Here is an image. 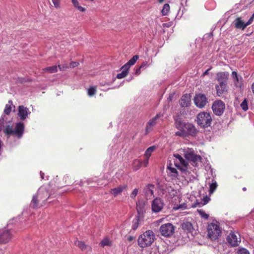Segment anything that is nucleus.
I'll return each instance as SVG.
<instances>
[{
  "label": "nucleus",
  "mask_w": 254,
  "mask_h": 254,
  "mask_svg": "<svg viewBox=\"0 0 254 254\" xmlns=\"http://www.w3.org/2000/svg\"><path fill=\"white\" fill-rule=\"evenodd\" d=\"M184 155L187 161L185 160L180 155L174 154V164L182 172L183 177L187 179H191L190 176V169H189V163L193 166H198L201 162V157L200 155L195 154L191 149H188L185 151Z\"/></svg>",
  "instance_id": "nucleus-1"
},
{
  "label": "nucleus",
  "mask_w": 254,
  "mask_h": 254,
  "mask_svg": "<svg viewBox=\"0 0 254 254\" xmlns=\"http://www.w3.org/2000/svg\"><path fill=\"white\" fill-rule=\"evenodd\" d=\"M24 130V124L22 122H18L15 124L14 128L10 126H7L4 129V132L7 135H13L19 139L22 137Z\"/></svg>",
  "instance_id": "nucleus-2"
},
{
  "label": "nucleus",
  "mask_w": 254,
  "mask_h": 254,
  "mask_svg": "<svg viewBox=\"0 0 254 254\" xmlns=\"http://www.w3.org/2000/svg\"><path fill=\"white\" fill-rule=\"evenodd\" d=\"M154 241V234L151 230H147L140 235L138 239V244L141 248L150 246Z\"/></svg>",
  "instance_id": "nucleus-3"
},
{
  "label": "nucleus",
  "mask_w": 254,
  "mask_h": 254,
  "mask_svg": "<svg viewBox=\"0 0 254 254\" xmlns=\"http://www.w3.org/2000/svg\"><path fill=\"white\" fill-rule=\"evenodd\" d=\"M49 197V194L47 189L45 187H41L36 194L33 195L31 202V206L33 208L37 207L39 200H45Z\"/></svg>",
  "instance_id": "nucleus-4"
},
{
  "label": "nucleus",
  "mask_w": 254,
  "mask_h": 254,
  "mask_svg": "<svg viewBox=\"0 0 254 254\" xmlns=\"http://www.w3.org/2000/svg\"><path fill=\"white\" fill-rule=\"evenodd\" d=\"M208 236L211 240H215L220 236L222 231L219 223L214 221L207 226Z\"/></svg>",
  "instance_id": "nucleus-5"
},
{
  "label": "nucleus",
  "mask_w": 254,
  "mask_h": 254,
  "mask_svg": "<svg viewBox=\"0 0 254 254\" xmlns=\"http://www.w3.org/2000/svg\"><path fill=\"white\" fill-rule=\"evenodd\" d=\"M211 122V117L207 112H201L197 116V123L201 127H206L210 126Z\"/></svg>",
  "instance_id": "nucleus-6"
},
{
  "label": "nucleus",
  "mask_w": 254,
  "mask_h": 254,
  "mask_svg": "<svg viewBox=\"0 0 254 254\" xmlns=\"http://www.w3.org/2000/svg\"><path fill=\"white\" fill-rule=\"evenodd\" d=\"M175 127L179 130L175 134L179 136H185L186 135V127L188 123L184 122L179 117L174 118Z\"/></svg>",
  "instance_id": "nucleus-7"
},
{
  "label": "nucleus",
  "mask_w": 254,
  "mask_h": 254,
  "mask_svg": "<svg viewBox=\"0 0 254 254\" xmlns=\"http://www.w3.org/2000/svg\"><path fill=\"white\" fill-rule=\"evenodd\" d=\"M174 226L170 223L162 225L159 229V232L161 235L166 237L172 235L174 233Z\"/></svg>",
  "instance_id": "nucleus-8"
},
{
  "label": "nucleus",
  "mask_w": 254,
  "mask_h": 254,
  "mask_svg": "<svg viewBox=\"0 0 254 254\" xmlns=\"http://www.w3.org/2000/svg\"><path fill=\"white\" fill-rule=\"evenodd\" d=\"M254 19V13L246 23H245L242 20L241 18L238 17L234 21L233 24L235 25L236 28L242 29V30H244L247 26L250 25L253 22Z\"/></svg>",
  "instance_id": "nucleus-9"
},
{
  "label": "nucleus",
  "mask_w": 254,
  "mask_h": 254,
  "mask_svg": "<svg viewBox=\"0 0 254 254\" xmlns=\"http://www.w3.org/2000/svg\"><path fill=\"white\" fill-rule=\"evenodd\" d=\"M225 108V104L221 100L214 102L212 107L213 113L217 116L221 115L223 113Z\"/></svg>",
  "instance_id": "nucleus-10"
},
{
  "label": "nucleus",
  "mask_w": 254,
  "mask_h": 254,
  "mask_svg": "<svg viewBox=\"0 0 254 254\" xmlns=\"http://www.w3.org/2000/svg\"><path fill=\"white\" fill-rule=\"evenodd\" d=\"M12 238L11 231L6 229L0 230V244L8 243Z\"/></svg>",
  "instance_id": "nucleus-11"
},
{
  "label": "nucleus",
  "mask_w": 254,
  "mask_h": 254,
  "mask_svg": "<svg viewBox=\"0 0 254 254\" xmlns=\"http://www.w3.org/2000/svg\"><path fill=\"white\" fill-rule=\"evenodd\" d=\"M227 240L232 246L236 247L241 242L240 236L238 233L232 232L227 236Z\"/></svg>",
  "instance_id": "nucleus-12"
},
{
  "label": "nucleus",
  "mask_w": 254,
  "mask_h": 254,
  "mask_svg": "<svg viewBox=\"0 0 254 254\" xmlns=\"http://www.w3.org/2000/svg\"><path fill=\"white\" fill-rule=\"evenodd\" d=\"M194 102L195 105L199 108L204 107L207 102L206 96L202 94H196L194 98Z\"/></svg>",
  "instance_id": "nucleus-13"
},
{
  "label": "nucleus",
  "mask_w": 254,
  "mask_h": 254,
  "mask_svg": "<svg viewBox=\"0 0 254 254\" xmlns=\"http://www.w3.org/2000/svg\"><path fill=\"white\" fill-rule=\"evenodd\" d=\"M164 206L163 200L160 198H156L151 203V208L153 212L157 213L162 210Z\"/></svg>",
  "instance_id": "nucleus-14"
},
{
  "label": "nucleus",
  "mask_w": 254,
  "mask_h": 254,
  "mask_svg": "<svg viewBox=\"0 0 254 254\" xmlns=\"http://www.w3.org/2000/svg\"><path fill=\"white\" fill-rule=\"evenodd\" d=\"M163 115H161L160 114H157L152 119L149 120V121L146 123V128H145V133H148L152 130L153 127L156 125L157 121L161 117H162Z\"/></svg>",
  "instance_id": "nucleus-15"
},
{
  "label": "nucleus",
  "mask_w": 254,
  "mask_h": 254,
  "mask_svg": "<svg viewBox=\"0 0 254 254\" xmlns=\"http://www.w3.org/2000/svg\"><path fill=\"white\" fill-rule=\"evenodd\" d=\"M31 113L29 109L23 106L18 107V116L21 120H25L29 115Z\"/></svg>",
  "instance_id": "nucleus-16"
},
{
  "label": "nucleus",
  "mask_w": 254,
  "mask_h": 254,
  "mask_svg": "<svg viewBox=\"0 0 254 254\" xmlns=\"http://www.w3.org/2000/svg\"><path fill=\"white\" fill-rule=\"evenodd\" d=\"M229 74L228 72H220L216 74V79L218 83H227Z\"/></svg>",
  "instance_id": "nucleus-17"
},
{
  "label": "nucleus",
  "mask_w": 254,
  "mask_h": 254,
  "mask_svg": "<svg viewBox=\"0 0 254 254\" xmlns=\"http://www.w3.org/2000/svg\"><path fill=\"white\" fill-rule=\"evenodd\" d=\"M232 76L235 86L236 87L241 88L243 85V78L241 76L238 75L236 71H233Z\"/></svg>",
  "instance_id": "nucleus-18"
},
{
  "label": "nucleus",
  "mask_w": 254,
  "mask_h": 254,
  "mask_svg": "<svg viewBox=\"0 0 254 254\" xmlns=\"http://www.w3.org/2000/svg\"><path fill=\"white\" fill-rule=\"evenodd\" d=\"M215 88L216 89V93L219 96H221L223 93L227 91V83H218L216 84Z\"/></svg>",
  "instance_id": "nucleus-19"
},
{
  "label": "nucleus",
  "mask_w": 254,
  "mask_h": 254,
  "mask_svg": "<svg viewBox=\"0 0 254 254\" xmlns=\"http://www.w3.org/2000/svg\"><path fill=\"white\" fill-rule=\"evenodd\" d=\"M190 103V95L189 94L184 95L180 100V104L182 107H189Z\"/></svg>",
  "instance_id": "nucleus-20"
},
{
  "label": "nucleus",
  "mask_w": 254,
  "mask_h": 254,
  "mask_svg": "<svg viewBox=\"0 0 254 254\" xmlns=\"http://www.w3.org/2000/svg\"><path fill=\"white\" fill-rule=\"evenodd\" d=\"M155 148L156 147L155 146H152L146 149L144 154L145 158L143 160L144 167H146L148 164L149 157L151 156V153L155 150Z\"/></svg>",
  "instance_id": "nucleus-21"
},
{
  "label": "nucleus",
  "mask_w": 254,
  "mask_h": 254,
  "mask_svg": "<svg viewBox=\"0 0 254 254\" xmlns=\"http://www.w3.org/2000/svg\"><path fill=\"white\" fill-rule=\"evenodd\" d=\"M197 133V130L195 127L190 123H188L186 127V134H188L191 136H195Z\"/></svg>",
  "instance_id": "nucleus-22"
},
{
  "label": "nucleus",
  "mask_w": 254,
  "mask_h": 254,
  "mask_svg": "<svg viewBox=\"0 0 254 254\" xmlns=\"http://www.w3.org/2000/svg\"><path fill=\"white\" fill-rule=\"evenodd\" d=\"M154 189V186L152 185L149 184L146 186L144 189V192L146 196L150 198L152 196H153V190Z\"/></svg>",
  "instance_id": "nucleus-23"
},
{
  "label": "nucleus",
  "mask_w": 254,
  "mask_h": 254,
  "mask_svg": "<svg viewBox=\"0 0 254 254\" xmlns=\"http://www.w3.org/2000/svg\"><path fill=\"white\" fill-rule=\"evenodd\" d=\"M126 188L127 186H120L117 188L111 189L110 192L113 194L114 196H116L117 195L122 193Z\"/></svg>",
  "instance_id": "nucleus-24"
},
{
  "label": "nucleus",
  "mask_w": 254,
  "mask_h": 254,
  "mask_svg": "<svg viewBox=\"0 0 254 254\" xmlns=\"http://www.w3.org/2000/svg\"><path fill=\"white\" fill-rule=\"evenodd\" d=\"M182 227L183 229L188 233H192L193 231L192 225L190 222L186 221L184 222L182 225Z\"/></svg>",
  "instance_id": "nucleus-25"
},
{
  "label": "nucleus",
  "mask_w": 254,
  "mask_h": 254,
  "mask_svg": "<svg viewBox=\"0 0 254 254\" xmlns=\"http://www.w3.org/2000/svg\"><path fill=\"white\" fill-rule=\"evenodd\" d=\"M145 203L142 200H139L136 202V210L139 214H142L144 211Z\"/></svg>",
  "instance_id": "nucleus-26"
},
{
  "label": "nucleus",
  "mask_w": 254,
  "mask_h": 254,
  "mask_svg": "<svg viewBox=\"0 0 254 254\" xmlns=\"http://www.w3.org/2000/svg\"><path fill=\"white\" fill-rule=\"evenodd\" d=\"M167 169L168 170V173L173 177H177L178 175V173L177 170L172 167V164H170L167 165Z\"/></svg>",
  "instance_id": "nucleus-27"
},
{
  "label": "nucleus",
  "mask_w": 254,
  "mask_h": 254,
  "mask_svg": "<svg viewBox=\"0 0 254 254\" xmlns=\"http://www.w3.org/2000/svg\"><path fill=\"white\" fill-rule=\"evenodd\" d=\"M75 245L81 249L82 251L88 250L91 251V247L85 245V244L82 241H77L75 243Z\"/></svg>",
  "instance_id": "nucleus-28"
},
{
  "label": "nucleus",
  "mask_w": 254,
  "mask_h": 254,
  "mask_svg": "<svg viewBox=\"0 0 254 254\" xmlns=\"http://www.w3.org/2000/svg\"><path fill=\"white\" fill-rule=\"evenodd\" d=\"M142 165L144 166L143 161L140 160H134L132 163L133 169L135 171L138 170Z\"/></svg>",
  "instance_id": "nucleus-29"
},
{
  "label": "nucleus",
  "mask_w": 254,
  "mask_h": 254,
  "mask_svg": "<svg viewBox=\"0 0 254 254\" xmlns=\"http://www.w3.org/2000/svg\"><path fill=\"white\" fill-rule=\"evenodd\" d=\"M112 241L107 237L104 238L100 243V246L101 247H104L105 246H111Z\"/></svg>",
  "instance_id": "nucleus-30"
},
{
  "label": "nucleus",
  "mask_w": 254,
  "mask_h": 254,
  "mask_svg": "<svg viewBox=\"0 0 254 254\" xmlns=\"http://www.w3.org/2000/svg\"><path fill=\"white\" fill-rule=\"evenodd\" d=\"M73 6L76 8L79 11L84 12L85 11V8L80 6L78 0H71Z\"/></svg>",
  "instance_id": "nucleus-31"
},
{
  "label": "nucleus",
  "mask_w": 254,
  "mask_h": 254,
  "mask_svg": "<svg viewBox=\"0 0 254 254\" xmlns=\"http://www.w3.org/2000/svg\"><path fill=\"white\" fill-rule=\"evenodd\" d=\"M45 72H48L50 73H55L57 72L58 67L56 65H53L52 66L47 67L43 69Z\"/></svg>",
  "instance_id": "nucleus-32"
},
{
  "label": "nucleus",
  "mask_w": 254,
  "mask_h": 254,
  "mask_svg": "<svg viewBox=\"0 0 254 254\" xmlns=\"http://www.w3.org/2000/svg\"><path fill=\"white\" fill-rule=\"evenodd\" d=\"M187 208V203L184 202L180 204H176L173 207V209L174 210H178L180 209H185Z\"/></svg>",
  "instance_id": "nucleus-33"
},
{
  "label": "nucleus",
  "mask_w": 254,
  "mask_h": 254,
  "mask_svg": "<svg viewBox=\"0 0 254 254\" xmlns=\"http://www.w3.org/2000/svg\"><path fill=\"white\" fill-rule=\"evenodd\" d=\"M170 10V6L169 4H165L161 10V13L163 15H166L169 12Z\"/></svg>",
  "instance_id": "nucleus-34"
},
{
  "label": "nucleus",
  "mask_w": 254,
  "mask_h": 254,
  "mask_svg": "<svg viewBox=\"0 0 254 254\" xmlns=\"http://www.w3.org/2000/svg\"><path fill=\"white\" fill-rule=\"evenodd\" d=\"M11 104H12V101H9L8 104L6 105L5 109L4 110V113L5 114L8 115L10 113V112L11 111Z\"/></svg>",
  "instance_id": "nucleus-35"
},
{
  "label": "nucleus",
  "mask_w": 254,
  "mask_h": 254,
  "mask_svg": "<svg viewBox=\"0 0 254 254\" xmlns=\"http://www.w3.org/2000/svg\"><path fill=\"white\" fill-rule=\"evenodd\" d=\"M138 58L139 57L137 55H135L130 60H129L127 64L130 66L136 63Z\"/></svg>",
  "instance_id": "nucleus-36"
},
{
  "label": "nucleus",
  "mask_w": 254,
  "mask_h": 254,
  "mask_svg": "<svg viewBox=\"0 0 254 254\" xmlns=\"http://www.w3.org/2000/svg\"><path fill=\"white\" fill-rule=\"evenodd\" d=\"M139 225V220L138 218H135L133 220L132 225V229L133 231L136 230Z\"/></svg>",
  "instance_id": "nucleus-37"
},
{
  "label": "nucleus",
  "mask_w": 254,
  "mask_h": 254,
  "mask_svg": "<svg viewBox=\"0 0 254 254\" xmlns=\"http://www.w3.org/2000/svg\"><path fill=\"white\" fill-rule=\"evenodd\" d=\"M96 91L95 87H91L88 89V95L90 97L93 96Z\"/></svg>",
  "instance_id": "nucleus-38"
},
{
  "label": "nucleus",
  "mask_w": 254,
  "mask_h": 254,
  "mask_svg": "<svg viewBox=\"0 0 254 254\" xmlns=\"http://www.w3.org/2000/svg\"><path fill=\"white\" fill-rule=\"evenodd\" d=\"M237 254H250V252L244 248H239Z\"/></svg>",
  "instance_id": "nucleus-39"
},
{
  "label": "nucleus",
  "mask_w": 254,
  "mask_h": 254,
  "mask_svg": "<svg viewBox=\"0 0 254 254\" xmlns=\"http://www.w3.org/2000/svg\"><path fill=\"white\" fill-rule=\"evenodd\" d=\"M217 187V184L216 182L212 183L210 185V193H212L215 190Z\"/></svg>",
  "instance_id": "nucleus-40"
},
{
  "label": "nucleus",
  "mask_w": 254,
  "mask_h": 254,
  "mask_svg": "<svg viewBox=\"0 0 254 254\" xmlns=\"http://www.w3.org/2000/svg\"><path fill=\"white\" fill-rule=\"evenodd\" d=\"M242 109L245 111H246L248 109V103L247 100L246 99H245L242 103L240 105Z\"/></svg>",
  "instance_id": "nucleus-41"
},
{
  "label": "nucleus",
  "mask_w": 254,
  "mask_h": 254,
  "mask_svg": "<svg viewBox=\"0 0 254 254\" xmlns=\"http://www.w3.org/2000/svg\"><path fill=\"white\" fill-rule=\"evenodd\" d=\"M138 192V189H134L132 192L130 193V197L134 199L136 197V196L137 195Z\"/></svg>",
  "instance_id": "nucleus-42"
},
{
  "label": "nucleus",
  "mask_w": 254,
  "mask_h": 254,
  "mask_svg": "<svg viewBox=\"0 0 254 254\" xmlns=\"http://www.w3.org/2000/svg\"><path fill=\"white\" fill-rule=\"evenodd\" d=\"M125 72L126 71H124L122 70V72L121 73H118L117 75V78L118 79H122V78H123L125 77H126L127 75V72Z\"/></svg>",
  "instance_id": "nucleus-43"
},
{
  "label": "nucleus",
  "mask_w": 254,
  "mask_h": 254,
  "mask_svg": "<svg viewBox=\"0 0 254 254\" xmlns=\"http://www.w3.org/2000/svg\"><path fill=\"white\" fill-rule=\"evenodd\" d=\"M130 67V66L127 63L122 67L121 70L126 71L125 72H127L128 74V70Z\"/></svg>",
  "instance_id": "nucleus-44"
},
{
  "label": "nucleus",
  "mask_w": 254,
  "mask_h": 254,
  "mask_svg": "<svg viewBox=\"0 0 254 254\" xmlns=\"http://www.w3.org/2000/svg\"><path fill=\"white\" fill-rule=\"evenodd\" d=\"M198 212L199 213V214L200 215V216L204 218L205 219H207L208 218V215L205 212H204L203 211L201 210H200L198 211Z\"/></svg>",
  "instance_id": "nucleus-45"
},
{
  "label": "nucleus",
  "mask_w": 254,
  "mask_h": 254,
  "mask_svg": "<svg viewBox=\"0 0 254 254\" xmlns=\"http://www.w3.org/2000/svg\"><path fill=\"white\" fill-rule=\"evenodd\" d=\"M52 1L56 7H60V0H52Z\"/></svg>",
  "instance_id": "nucleus-46"
},
{
  "label": "nucleus",
  "mask_w": 254,
  "mask_h": 254,
  "mask_svg": "<svg viewBox=\"0 0 254 254\" xmlns=\"http://www.w3.org/2000/svg\"><path fill=\"white\" fill-rule=\"evenodd\" d=\"M58 67H59L61 70H64V69L69 67L67 64H64L63 65H59Z\"/></svg>",
  "instance_id": "nucleus-47"
},
{
  "label": "nucleus",
  "mask_w": 254,
  "mask_h": 254,
  "mask_svg": "<svg viewBox=\"0 0 254 254\" xmlns=\"http://www.w3.org/2000/svg\"><path fill=\"white\" fill-rule=\"evenodd\" d=\"M79 63L78 62H71L70 64V67H77L78 65H79Z\"/></svg>",
  "instance_id": "nucleus-48"
},
{
  "label": "nucleus",
  "mask_w": 254,
  "mask_h": 254,
  "mask_svg": "<svg viewBox=\"0 0 254 254\" xmlns=\"http://www.w3.org/2000/svg\"><path fill=\"white\" fill-rule=\"evenodd\" d=\"M3 124H4V120H3V118L2 117H1V118H0V131L2 129V127L3 126Z\"/></svg>",
  "instance_id": "nucleus-49"
},
{
  "label": "nucleus",
  "mask_w": 254,
  "mask_h": 254,
  "mask_svg": "<svg viewBox=\"0 0 254 254\" xmlns=\"http://www.w3.org/2000/svg\"><path fill=\"white\" fill-rule=\"evenodd\" d=\"M172 24H173L172 22H169L168 23H163V26L164 27H169L171 26L172 25Z\"/></svg>",
  "instance_id": "nucleus-50"
},
{
  "label": "nucleus",
  "mask_w": 254,
  "mask_h": 254,
  "mask_svg": "<svg viewBox=\"0 0 254 254\" xmlns=\"http://www.w3.org/2000/svg\"><path fill=\"white\" fill-rule=\"evenodd\" d=\"M135 238L133 236H129L127 237V240L129 242L132 241Z\"/></svg>",
  "instance_id": "nucleus-51"
},
{
  "label": "nucleus",
  "mask_w": 254,
  "mask_h": 254,
  "mask_svg": "<svg viewBox=\"0 0 254 254\" xmlns=\"http://www.w3.org/2000/svg\"><path fill=\"white\" fill-rule=\"evenodd\" d=\"M140 69L141 68H140L139 67L137 68L135 72V74L137 75H139L140 73Z\"/></svg>",
  "instance_id": "nucleus-52"
},
{
  "label": "nucleus",
  "mask_w": 254,
  "mask_h": 254,
  "mask_svg": "<svg viewBox=\"0 0 254 254\" xmlns=\"http://www.w3.org/2000/svg\"><path fill=\"white\" fill-rule=\"evenodd\" d=\"M147 66V63L146 62H143L141 65L139 66L140 68H144Z\"/></svg>",
  "instance_id": "nucleus-53"
},
{
  "label": "nucleus",
  "mask_w": 254,
  "mask_h": 254,
  "mask_svg": "<svg viewBox=\"0 0 254 254\" xmlns=\"http://www.w3.org/2000/svg\"><path fill=\"white\" fill-rule=\"evenodd\" d=\"M209 198L207 197V196H205V197H204L203 198V200L204 201V204H206L209 200Z\"/></svg>",
  "instance_id": "nucleus-54"
},
{
  "label": "nucleus",
  "mask_w": 254,
  "mask_h": 254,
  "mask_svg": "<svg viewBox=\"0 0 254 254\" xmlns=\"http://www.w3.org/2000/svg\"><path fill=\"white\" fill-rule=\"evenodd\" d=\"M210 70V69H207L203 73V75H206L208 73V71L209 70Z\"/></svg>",
  "instance_id": "nucleus-55"
},
{
  "label": "nucleus",
  "mask_w": 254,
  "mask_h": 254,
  "mask_svg": "<svg viewBox=\"0 0 254 254\" xmlns=\"http://www.w3.org/2000/svg\"><path fill=\"white\" fill-rule=\"evenodd\" d=\"M252 90L253 93L254 94V82L253 83V84L252 85Z\"/></svg>",
  "instance_id": "nucleus-56"
},
{
  "label": "nucleus",
  "mask_w": 254,
  "mask_h": 254,
  "mask_svg": "<svg viewBox=\"0 0 254 254\" xmlns=\"http://www.w3.org/2000/svg\"><path fill=\"white\" fill-rule=\"evenodd\" d=\"M44 173H43L42 172V171H41V172H40V176H41V178L42 179H44Z\"/></svg>",
  "instance_id": "nucleus-57"
},
{
  "label": "nucleus",
  "mask_w": 254,
  "mask_h": 254,
  "mask_svg": "<svg viewBox=\"0 0 254 254\" xmlns=\"http://www.w3.org/2000/svg\"><path fill=\"white\" fill-rule=\"evenodd\" d=\"M164 0H158V2H159V3H162V2H163V1H164Z\"/></svg>",
  "instance_id": "nucleus-58"
},
{
  "label": "nucleus",
  "mask_w": 254,
  "mask_h": 254,
  "mask_svg": "<svg viewBox=\"0 0 254 254\" xmlns=\"http://www.w3.org/2000/svg\"><path fill=\"white\" fill-rule=\"evenodd\" d=\"M169 99L170 100H171V96H170L169 97Z\"/></svg>",
  "instance_id": "nucleus-59"
},
{
  "label": "nucleus",
  "mask_w": 254,
  "mask_h": 254,
  "mask_svg": "<svg viewBox=\"0 0 254 254\" xmlns=\"http://www.w3.org/2000/svg\"><path fill=\"white\" fill-rule=\"evenodd\" d=\"M243 190H246V188H244L243 189Z\"/></svg>",
  "instance_id": "nucleus-60"
},
{
  "label": "nucleus",
  "mask_w": 254,
  "mask_h": 254,
  "mask_svg": "<svg viewBox=\"0 0 254 254\" xmlns=\"http://www.w3.org/2000/svg\"><path fill=\"white\" fill-rule=\"evenodd\" d=\"M162 221V219H160L159 221L161 222Z\"/></svg>",
  "instance_id": "nucleus-61"
}]
</instances>
